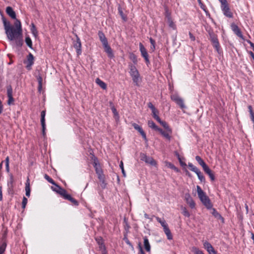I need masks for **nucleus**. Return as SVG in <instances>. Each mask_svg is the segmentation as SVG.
Wrapping results in <instances>:
<instances>
[{"label": "nucleus", "instance_id": "f257e3e1", "mask_svg": "<svg viewBox=\"0 0 254 254\" xmlns=\"http://www.w3.org/2000/svg\"><path fill=\"white\" fill-rule=\"evenodd\" d=\"M4 30L7 37L10 41L16 40V45L22 44V30L20 21L16 19L14 26L10 25L9 22L3 20Z\"/></svg>", "mask_w": 254, "mask_h": 254}, {"label": "nucleus", "instance_id": "f03ea898", "mask_svg": "<svg viewBox=\"0 0 254 254\" xmlns=\"http://www.w3.org/2000/svg\"><path fill=\"white\" fill-rule=\"evenodd\" d=\"M54 185L55 186L51 187V189L53 191H56L57 193L60 194L64 199L69 200L74 205H78V202L75 199L72 198L70 195L67 194L66 191L64 189L62 188L56 184Z\"/></svg>", "mask_w": 254, "mask_h": 254}, {"label": "nucleus", "instance_id": "7ed1b4c3", "mask_svg": "<svg viewBox=\"0 0 254 254\" xmlns=\"http://www.w3.org/2000/svg\"><path fill=\"white\" fill-rule=\"evenodd\" d=\"M197 192L198 196L203 204L208 209H210L212 207V204L209 197L206 195L199 186H196Z\"/></svg>", "mask_w": 254, "mask_h": 254}, {"label": "nucleus", "instance_id": "20e7f679", "mask_svg": "<svg viewBox=\"0 0 254 254\" xmlns=\"http://www.w3.org/2000/svg\"><path fill=\"white\" fill-rule=\"evenodd\" d=\"M129 68L130 69L129 73L132 78L133 82L135 83L136 85H138L140 78L138 71L136 67L132 64L129 65Z\"/></svg>", "mask_w": 254, "mask_h": 254}, {"label": "nucleus", "instance_id": "39448f33", "mask_svg": "<svg viewBox=\"0 0 254 254\" xmlns=\"http://www.w3.org/2000/svg\"><path fill=\"white\" fill-rule=\"evenodd\" d=\"M171 99L178 105L181 109L186 108L183 100L177 94H173L171 96Z\"/></svg>", "mask_w": 254, "mask_h": 254}, {"label": "nucleus", "instance_id": "423d86ee", "mask_svg": "<svg viewBox=\"0 0 254 254\" xmlns=\"http://www.w3.org/2000/svg\"><path fill=\"white\" fill-rule=\"evenodd\" d=\"M210 40L212 43L213 46L216 49L218 53H219V43L217 36L213 33L210 34Z\"/></svg>", "mask_w": 254, "mask_h": 254}, {"label": "nucleus", "instance_id": "0eeeda50", "mask_svg": "<svg viewBox=\"0 0 254 254\" xmlns=\"http://www.w3.org/2000/svg\"><path fill=\"white\" fill-rule=\"evenodd\" d=\"M24 63L26 64V68L28 70L31 69V67L34 64V56L31 53H29L27 57V60Z\"/></svg>", "mask_w": 254, "mask_h": 254}, {"label": "nucleus", "instance_id": "6e6552de", "mask_svg": "<svg viewBox=\"0 0 254 254\" xmlns=\"http://www.w3.org/2000/svg\"><path fill=\"white\" fill-rule=\"evenodd\" d=\"M141 159L151 165L155 166L156 165V161L152 157H148L144 154L141 155Z\"/></svg>", "mask_w": 254, "mask_h": 254}, {"label": "nucleus", "instance_id": "1a4fd4ad", "mask_svg": "<svg viewBox=\"0 0 254 254\" xmlns=\"http://www.w3.org/2000/svg\"><path fill=\"white\" fill-rule=\"evenodd\" d=\"M73 47L76 49L77 55L81 54V43L79 38L77 37L76 41L73 42Z\"/></svg>", "mask_w": 254, "mask_h": 254}, {"label": "nucleus", "instance_id": "9d476101", "mask_svg": "<svg viewBox=\"0 0 254 254\" xmlns=\"http://www.w3.org/2000/svg\"><path fill=\"white\" fill-rule=\"evenodd\" d=\"M139 50L141 52V56L144 58L146 63H149L147 52L141 43L139 44Z\"/></svg>", "mask_w": 254, "mask_h": 254}, {"label": "nucleus", "instance_id": "9b49d317", "mask_svg": "<svg viewBox=\"0 0 254 254\" xmlns=\"http://www.w3.org/2000/svg\"><path fill=\"white\" fill-rule=\"evenodd\" d=\"M185 200L190 208H193L195 207V203L189 193L185 194Z\"/></svg>", "mask_w": 254, "mask_h": 254}, {"label": "nucleus", "instance_id": "f8f14e48", "mask_svg": "<svg viewBox=\"0 0 254 254\" xmlns=\"http://www.w3.org/2000/svg\"><path fill=\"white\" fill-rule=\"evenodd\" d=\"M45 115H46L45 111H42V112L41 113V125L42 127L43 134L44 135L45 134V129H46V124H45Z\"/></svg>", "mask_w": 254, "mask_h": 254}, {"label": "nucleus", "instance_id": "ddd939ff", "mask_svg": "<svg viewBox=\"0 0 254 254\" xmlns=\"http://www.w3.org/2000/svg\"><path fill=\"white\" fill-rule=\"evenodd\" d=\"M221 9L223 12L224 14L228 17H232L233 16L232 13L231 12L228 4L221 6Z\"/></svg>", "mask_w": 254, "mask_h": 254}, {"label": "nucleus", "instance_id": "4468645a", "mask_svg": "<svg viewBox=\"0 0 254 254\" xmlns=\"http://www.w3.org/2000/svg\"><path fill=\"white\" fill-rule=\"evenodd\" d=\"M231 27L232 31L235 34H236L238 37L240 38H243L241 31L237 25L235 24H232Z\"/></svg>", "mask_w": 254, "mask_h": 254}, {"label": "nucleus", "instance_id": "2eb2a0df", "mask_svg": "<svg viewBox=\"0 0 254 254\" xmlns=\"http://www.w3.org/2000/svg\"><path fill=\"white\" fill-rule=\"evenodd\" d=\"M105 52L107 54L108 56L110 58H113L114 57V55L113 51L108 44H107L103 46Z\"/></svg>", "mask_w": 254, "mask_h": 254}, {"label": "nucleus", "instance_id": "dca6fc26", "mask_svg": "<svg viewBox=\"0 0 254 254\" xmlns=\"http://www.w3.org/2000/svg\"><path fill=\"white\" fill-rule=\"evenodd\" d=\"M132 126L134 128V129L137 130L140 133V134L142 135V136L144 138V139L146 140L147 139H146V134H145V132H144V131L143 130L141 127L135 123H133L132 124Z\"/></svg>", "mask_w": 254, "mask_h": 254}, {"label": "nucleus", "instance_id": "f3484780", "mask_svg": "<svg viewBox=\"0 0 254 254\" xmlns=\"http://www.w3.org/2000/svg\"><path fill=\"white\" fill-rule=\"evenodd\" d=\"M98 36H99V39H100L101 42H102V43L103 44V46H104L107 44H108L107 38H106L105 35L104 34V33L102 32L99 31L98 32Z\"/></svg>", "mask_w": 254, "mask_h": 254}, {"label": "nucleus", "instance_id": "a211bd4d", "mask_svg": "<svg viewBox=\"0 0 254 254\" xmlns=\"http://www.w3.org/2000/svg\"><path fill=\"white\" fill-rule=\"evenodd\" d=\"M7 14L13 19H16V14L11 7H7L6 9Z\"/></svg>", "mask_w": 254, "mask_h": 254}, {"label": "nucleus", "instance_id": "6ab92c4d", "mask_svg": "<svg viewBox=\"0 0 254 254\" xmlns=\"http://www.w3.org/2000/svg\"><path fill=\"white\" fill-rule=\"evenodd\" d=\"M30 180L28 178L25 183V191L26 195L28 197L30 196Z\"/></svg>", "mask_w": 254, "mask_h": 254}, {"label": "nucleus", "instance_id": "aec40b11", "mask_svg": "<svg viewBox=\"0 0 254 254\" xmlns=\"http://www.w3.org/2000/svg\"><path fill=\"white\" fill-rule=\"evenodd\" d=\"M158 131L166 138L168 139V140H170L171 139V136L170 134L172 133V132H169L167 131L166 130V131H163L162 129L160 128Z\"/></svg>", "mask_w": 254, "mask_h": 254}, {"label": "nucleus", "instance_id": "412c9836", "mask_svg": "<svg viewBox=\"0 0 254 254\" xmlns=\"http://www.w3.org/2000/svg\"><path fill=\"white\" fill-rule=\"evenodd\" d=\"M195 160L197 161V162L198 163V164L200 166H201V167H202L203 170L205 168H206L207 167H208L200 156H196L195 157Z\"/></svg>", "mask_w": 254, "mask_h": 254}, {"label": "nucleus", "instance_id": "4be33fe9", "mask_svg": "<svg viewBox=\"0 0 254 254\" xmlns=\"http://www.w3.org/2000/svg\"><path fill=\"white\" fill-rule=\"evenodd\" d=\"M203 170L209 176L212 181H214L215 180L214 175L208 167H207Z\"/></svg>", "mask_w": 254, "mask_h": 254}, {"label": "nucleus", "instance_id": "5701e85b", "mask_svg": "<svg viewBox=\"0 0 254 254\" xmlns=\"http://www.w3.org/2000/svg\"><path fill=\"white\" fill-rule=\"evenodd\" d=\"M166 21L170 28L173 30L176 29V25L173 21L172 18H170L168 16V20H166Z\"/></svg>", "mask_w": 254, "mask_h": 254}, {"label": "nucleus", "instance_id": "b1692460", "mask_svg": "<svg viewBox=\"0 0 254 254\" xmlns=\"http://www.w3.org/2000/svg\"><path fill=\"white\" fill-rule=\"evenodd\" d=\"M156 219L157 221L160 223L162 227L163 228V230H165L166 228H168V226L165 220L164 219H161L160 218L158 217H156Z\"/></svg>", "mask_w": 254, "mask_h": 254}, {"label": "nucleus", "instance_id": "393cba45", "mask_svg": "<svg viewBox=\"0 0 254 254\" xmlns=\"http://www.w3.org/2000/svg\"><path fill=\"white\" fill-rule=\"evenodd\" d=\"M95 82L102 89H106L107 88V85L106 83L100 79L99 78H97L95 80Z\"/></svg>", "mask_w": 254, "mask_h": 254}, {"label": "nucleus", "instance_id": "a878e982", "mask_svg": "<svg viewBox=\"0 0 254 254\" xmlns=\"http://www.w3.org/2000/svg\"><path fill=\"white\" fill-rule=\"evenodd\" d=\"M144 246L146 251L150 252V246L149 243V241L146 237H144Z\"/></svg>", "mask_w": 254, "mask_h": 254}, {"label": "nucleus", "instance_id": "bb28decb", "mask_svg": "<svg viewBox=\"0 0 254 254\" xmlns=\"http://www.w3.org/2000/svg\"><path fill=\"white\" fill-rule=\"evenodd\" d=\"M167 131L172 132V129L169 127L168 125L165 122L162 121L161 119L160 120V122H158Z\"/></svg>", "mask_w": 254, "mask_h": 254}, {"label": "nucleus", "instance_id": "cd10ccee", "mask_svg": "<svg viewBox=\"0 0 254 254\" xmlns=\"http://www.w3.org/2000/svg\"><path fill=\"white\" fill-rule=\"evenodd\" d=\"M148 125L149 127L150 128H152V129L158 131L160 129L155 124V123L152 121H149L148 122Z\"/></svg>", "mask_w": 254, "mask_h": 254}, {"label": "nucleus", "instance_id": "c85d7f7f", "mask_svg": "<svg viewBox=\"0 0 254 254\" xmlns=\"http://www.w3.org/2000/svg\"><path fill=\"white\" fill-rule=\"evenodd\" d=\"M31 31L33 36L36 38L38 36V31L36 28L35 26L33 23L31 24Z\"/></svg>", "mask_w": 254, "mask_h": 254}, {"label": "nucleus", "instance_id": "c756f323", "mask_svg": "<svg viewBox=\"0 0 254 254\" xmlns=\"http://www.w3.org/2000/svg\"><path fill=\"white\" fill-rule=\"evenodd\" d=\"M164 231L166 235L168 240H172L173 239V236L169 227L164 230Z\"/></svg>", "mask_w": 254, "mask_h": 254}, {"label": "nucleus", "instance_id": "7c9ffc66", "mask_svg": "<svg viewBox=\"0 0 254 254\" xmlns=\"http://www.w3.org/2000/svg\"><path fill=\"white\" fill-rule=\"evenodd\" d=\"M199 180L201 181V182H204L205 181V178L203 176V175H202V174L201 173V172L199 171V170H198L195 173Z\"/></svg>", "mask_w": 254, "mask_h": 254}, {"label": "nucleus", "instance_id": "2f4dec72", "mask_svg": "<svg viewBox=\"0 0 254 254\" xmlns=\"http://www.w3.org/2000/svg\"><path fill=\"white\" fill-rule=\"evenodd\" d=\"M129 59L132 61V62L136 64L137 62V59L136 56L133 53H130L129 56Z\"/></svg>", "mask_w": 254, "mask_h": 254}, {"label": "nucleus", "instance_id": "473e14b6", "mask_svg": "<svg viewBox=\"0 0 254 254\" xmlns=\"http://www.w3.org/2000/svg\"><path fill=\"white\" fill-rule=\"evenodd\" d=\"M97 242L98 243L100 246V248L101 250H104L105 246L103 245V241L101 238H98L96 239Z\"/></svg>", "mask_w": 254, "mask_h": 254}, {"label": "nucleus", "instance_id": "72a5a7b5", "mask_svg": "<svg viewBox=\"0 0 254 254\" xmlns=\"http://www.w3.org/2000/svg\"><path fill=\"white\" fill-rule=\"evenodd\" d=\"M25 42L27 45L30 48H32V42L29 36H27L25 38Z\"/></svg>", "mask_w": 254, "mask_h": 254}, {"label": "nucleus", "instance_id": "f704fd0d", "mask_svg": "<svg viewBox=\"0 0 254 254\" xmlns=\"http://www.w3.org/2000/svg\"><path fill=\"white\" fill-rule=\"evenodd\" d=\"M152 113L153 114V118L156 120L158 122H160V118L159 117V116H158V111L156 109L154 111H152Z\"/></svg>", "mask_w": 254, "mask_h": 254}, {"label": "nucleus", "instance_id": "c9c22d12", "mask_svg": "<svg viewBox=\"0 0 254 254\" xmlns=\"http://www.w3.org/2000/svg\"><path fill=\"white\" fill-rule=\"evenodd\" d=\"M188 166L191 171H193V172L195 173L199 169L194 166L192 163H189Z\"/></svg>", "mask_w": 254, "mask_h": 254}, {"label": "nucleus", "instance_id": "e433bc0d", "mask_svg": "<svg viewBox=\"0 0 254 254\" xmlns=\"http://www.w3.org/2000/svg\"><path fill=\"white\" fill-rule=\"evenodd\" d=\"M192 252L194 254H203V253L202 252V251L200 250L199 249H198V248H197L196 247H193L192 248Z\"/></svg>", "mask_w": 254, "mask_h": 254}, {"label": "nucleus", "instance_id": "4c0bfd02", "mask_svg": "<svg viewBox=\"0 0 254 254\" xmlns=\"http://www.w3.org/2000/svg\"><path fill=\"white\" fill-rule=\"evenodd\" d=\"M96 174L98 175V179L100 181H103L104 179V176L103 174L102 170L101 171H98V172L96 173Z\"/></svg>", "mask_w": 254, "mask_h": 254}, {"label": "nucleus", "instance_id": "58836bf2", "mask_svg": "<svg viewBox=\"0 0 254 254\" xmlns=\"http://www.w3.org/2000/svg\"><path fill=\"white\" fill-rule=\"evenodd\" d=\"M44 177L49 183H50L51 184H52L53 185H55L56 183L54 182V181L51 178H50L48 175L46 174V175H45Z\"/></svg>", "mask_w": 254, "mask_h": 254}, {"label": "nucleus", "instance_id": "ea45409f", "mask_svg": "<svg viewBox=\"0 0 254 254\" xmlns=\"http://www.w3.org/2000/svg\"><path fill=\"white\" fill-rule=\"evenodd\" d=\"M206 250L209 254H216V251L214 250L212 246L209 248L207 249Z\"/></svg>", "mask_w": 254, "mask_h": 254}, {"label": "nucleus", "instance_id": "a19ab883", "mask_svg": "<svg viewBox=\"0 0 254 254\" xmlns=\"http://www.w3.org/2000/svg\"><path fill=\"white\" fill-rule=\"evenodd\" d=\"M7 96H12V89L10 86L7 87Z\"/></svg>", "mask_w": 254, "mask_h": 254}, {"label": "nucleus", "instance_id": "79ce46f5", "mask_svg": "<svg viewBox=\"0 0 254 254\" xmlns=\"http://www.w3.org/2000/svg\"><path fill=\"white\" fill-rule=\"evenodd\" d=\"M94 167L95 169L96 172H98V171H101L102 169H101L100 165L95 161L94 162Z\"/></svg>", "mask_w": 254, "mask_h": 254}, {"label": "nucleus", "instance_id": "37998d69", "mask_svg": "<svg viewBox=\"0 0 254 254\" xmlns=\"http://www.w3.org/2000/svg\"><path fill=\"white\" fill-rule=\"evenodd\" d=\"M182 210H183L182 213L184 216L188 217H190V214L185 207H183Z\"/></svg>", "mask_w": 254, "mask_h": 254}, {"label": "nucleus", "instance_id": "c03bdc74", "mask_svg": "<svg viewBox=\"0 0 254 254\" xmlns=\"http://www.w3.org/2000/svg\"><path fill=\"white\" fill-rule=\"evenodd\" d=\"M37 80L39 83V89H41L42 88V78L41 76H39L37 77Z\"/></svg>", "mask_w": 254, "mask_h": 254}, {"label": "nucleus", "instance_id": "a18cd8bd", "mask_svg": "<svg viewBox=\"0 0 254 254\" xmlns=\"http://www.w3.org/2000/svg\"><path fill=\"white\" fill-rule=\"evenodd\" d=\"M5 247H6L5 244H3L0 246V254H2L4 253L5 249Z\"/></svg>", "mask_w": 254, "mask_h": 254}, {"label": "nucleus", "instance_id": "49530a36", "mask_svg": "<svg viewBox=\"0 0 254 254\" xmlns=\"http://www.w3.org/2000/svg\"><path fill=\"white\" fill-rule=\"evenodd\" d=\"M120 168L122 170V173L123 174V176L124 177H126V173H125V170H124V165H123V162L122 161H121L120 162Z\"/></svg>", "mask_w": 254, "mask_h": 254}, {"label": "nucleus", "instance_id": "de8ad7c7", "mask_svg": "<svg viewBox=\"0 0 254 254\" xmlns=\"http://www.w3.org/2000/svg\"><path fill=\"white\" fill-rule=\"evenodd\" d=\"M212 245L208 242L205 241L203 243V247L206 250L210 247Z\"/></svg>", "mask_w": 254, "mask_h": 254}, {"label": "nucleus", "instance_id": "09e8293b", "mask_svg": "<svg viewBox=\"0 0 254 254\" xmlns=\"http://www.w3.org/2000/svg\"><path fill=\"white\" fill-rule=\"evenodd\" d=\"M27 199L25 197H23L22 200V207L24 208L26 206V205L27 203Z\"/></svg>", "mask_w": 254, "mask_h": 254}, {"label": "nucleus", "instance_id": "8fccbe9b", "mask_svg": "<svg viewBox=\"0 0 254 254\" xmlns=\"http://www.w3.org/2000/svg\"><path fill=\"white\" fill-rule=\"evenodd\" d=\"M165 166H166L168 168H171V169H172V168L174 166V165L173 164H172L170 162H167V161L165 162Z\"/></svg>", "mask_w": 254, "mask_h": 254}, {"label": "nucleus", "instance_id": "3c124183", "mask_svg": "<svg viewBox=\"0 0 254 254\" xmlns=\"http://www.w3.org/2000/svg\"><path fill=\"white\" fill-rule=\"evenodd\" d=\"M148 107L152 110V111H154L155 110H156V108L154 107V106L153 105V104L149 102L148 104Z\"/></svg>", "mask_w": 254, "mask_h": 254}, {"label": "nucleus", "instance_id": "603ef678", "mask_svg": "<svg viewBox=\"0 0 254 254\" xmlns=\"http://www.w3.org/2000/svg\"><path fill=\"white\" fill-rule=\"evenodd\" d=\"M8 104H10L12 102H13L14 100L12 97V96H8Z\"/></svg>", "mask_w": 254, "mask_h": 254}, {"label": "nucleus", "instance_id": "864d4df0", "mask_svg": "<svg viewBox=\"0 0 254 254\" xmlns=\"http://www.w3.org/2000/svg\"><path fill=\"white\" fill-rule=\"evenodd\" d=\"M119 12H120V14L121 16H122V18L123 19V20L125 21L127 20V18L124 15L123 11L122 10H119Z\"/></svg>", "mask_w": 254, "mask_h": 254}, {"label": "nucleus", "instance_id": "5fc2aeb1", "mask_svg": "<svg viewBox=\"0 0 254 254\" xmlns=\"http://www.w3.org/2000/svg\"><path fill=\"white\" fill-rule=\"evenodd\" d=\"M221 3V6L226 5L227 4L226 0H219Z\"/></svg>", "mask_w": 254, "mask_h": 254}, {"label": "nucleus", "instance_id": "6e6d98bb", "mask_svg": "<svg viewBox=\"0 0 254 254\" xmlns=\"http://www.w3.org/2000/svg\"><path fill=\"white\" fill-rule=\"evenodd\" d=\"M168 16H169L170 18H171L170 13L168 11H166V14H165V17H166V20H168Z\"/></svg>", "mask_w": 254, "mask_h": 254}, {"label": "nucleus", "instance_id": "4d7b16f0", "mask_svg": "<svg viewBox=\"0 0 254 254\" xmlns=\"http://www.w3.org/2000/svg\"><path fill=\"white\" fill-rule=\"evenodd\" d=\"M189 36L190 38L192 41H194L195 40V37L192 35V34L190 32L189 33Z\"/></svg>", "mask_w": 254, "mask_h": 254}, {"label": "nucleus", "instance_id": "13d9d810", "mask_svg": "<svg viewBox=\"0 0 254 254\" xmlns=\"http://www.w3.org/2000/svg\"><path fill=\"white\" fill-rule=\"evenodd\" d=\"M138 254H145L142 248L140 246H139V252Z\"/></svg>", "mask_w": 254, "mask_h": 254}, {"label": "nucleus", "instance_id": "bf43d9fd", "mask_svg": "<svg viewBox=\"0 0 254 254\" xmlns=\"http://www.w3.org/2000/svg\"><path fill=\"white\" fill-rule=\"evenodd\" d=\"M179 161H180V164H181L182 166H186V164L185 163H184V162H182L180 158H179Z\"/></svg>", "mask_w": 254, "mask_h": 254}, {"label": "nucleus", "instance_id": "052dcab7", "mask_svg": "<svg viewBox=\"0 0 254 254\" xmlns=\"http://www.w3.org/2000/svg\"><path fill=\"white\" fill-rule=\"evenodd\" d=\"M2 198V193L1 187L0 186V200H1Z\"/></svg>", "mask_w": 254, "mask_h": 254}, {"label": "nucleus", "instance_id": "680f3d73", "mask_svg": "<svg viewBox=\"0 0 254 254\" xmlns=\"http://www.w3.org/2000/svg\"><path fill=\"white\" fill-rule=\"evenodd\" d=\"M172 169L174 170L176 172H178L179 171V169L177 167H176L174 165L172 168Z\"/></svg>", "mask_w": 254, "mask_h": 254}, {"label": "nucleus", "instance_id": "e2e57ef3", "mask_svg": "<svg viewBox=\"0 0 254 254\" xmlns=\"http://www.w3.org/2000/svg\"><path fill=\"white\" fill-rule=\"evenodd\" d=\"M213 215H214L215 216H217V215H219V214L215 210V209H213Z\"/></svg>", "mask_w": 254, "mask_h": 254}, {"label": "nucleus", "instance_id": "0e129e2a", "mask_svg": "<svg viewBox=\"0 0 254 254\" xmlns=\"http://www.w3.org/2000/svg\"><path fill=\"white\" fill-rule=\"evenodd\" d=\"M150 41L151 44V45H155V41L152 38L150 39Z\"/></svg>", "mask_w": 254, "mask_h": 254}, {"label": "nucleus", "instance_id": "69168bd1", "mask_svg": "<svg viewBox=\"0 0 254 254\" xmlns=\"http://www.w3.org/2000/svg\"><path fill=\"white\" fill-rule=\"evenodd\" d=\"M5 164H9V157L7 156L5 159Z\"/></svg>", "mask_w": 254, "mask_h": 254}, {"label": "nucleus", "instance_id": "338daca9", "mask_svg": "<svg viewBox=\"0 0 254 254\" xmlns=\"http://www.w3.org/2000/svg\"><path fill=\"white\" fill-rule=\"evenodd\" d=\"M250 44L253 50L254 51V44H253L252 42H250Z\"/></svg>", "mask_w": 254, "mask_h": 254}, {"label": "nucleus", "instance_id": "774afa93", "mask_svg": "<svg viewBox=\"0 0 254 254\" xmlns=\"http://www.w3.org/2000/svg\"><path fill=\"white\" fill-rule=\"evenodd\" d=\"M112 111H113V112L114 113V114L115 115L117 114V111H116V110L114 108H113L112 109Z\"/></svg>", "mask_w": 254, "mask_h": 254}]
</instances>
